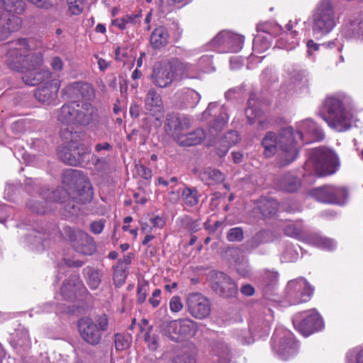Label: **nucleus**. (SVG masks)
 Wrapping results in <instances>:
<instances>
[{
  "label": "nucleus",
  "instance_id": "f257e3e1",
  "mask_svg": "<svg viewBox=\"0 0 363 363\" xmlns=\"http://www.w3.org/2000/svg\"><path fill=\"white\" fill-rule=\"evenodd\" d=\"M6 64L14 71L21 72L23 82L28 86H36L51 77L49 70L43 69V55L31 52L28 40L20 38L7 43Z\"/></svg>",
  "mask_w": 363,
  "mask_h": 363
},
{
  "label": "nucleus",
  "instance_id": "f03ea898",
  "mask_svg": "<svg viewBox=\"0 0 363 363\" xmlns=\"http://www.w3.org/2000/svg\"><path fill=\"white\" fill-rule=\"evenodd\" d=\"M300 139L303 138L301 131H294L293 128L287 127L281 130L278 136L273 132L267 133L262 141L264 148V155L266 157H272L279 149L277 164L279 167H284L295 160L298 155L296 136Z\"/></svg>",
  "mask_w": 363,
  "mask_h": 363
},
{
  "label": "nucleus",
  "instance_id": "7ed1b4c3",
  "mask_svg": "<svg viewBox=\"0 0 363 363\" xmlns=\"http://www.w3.org/2000/svg\"><path fill=\"white\" fill-rule=\"evenodd\" d=\"M325 113L323 119L333 129L338 132L348 130L358 120V110L349 96H329L323 103Z\"/></svg>",
  "mask_w": 363,
  "mask_h": 363
},
{
  "label": "nucleus",
  "instance_id": "20e7f679",
  "mask_svg": "<svg viewBox=\"0 0 363 363\" xmlns=\"http://www.w3.org/2000/svg\"><path fill=\"white\" fill-rule=\"evenodd\" d=\"M60 137L67 145L57 150L59 158L65 163L72 166L86 167L90 161L91 149L87 145L77 141L78 135L68 128L60 131Z\"/></svg>",
  "mask_w": 363,
  "mask_h": 363
},
{
  "label": "nucleus",
  "instance_id": "39448f33",
  "mask_svg": "<svg viewBox=\"0 0 363 363\" xmlns=\"http://www.w3.org/2000/svg\"><path fill=\"white\" fill-rule=\"evenodd\" d=\"M189 65L177 59L167 63L157 62L149 76L152 83L159 88L169 87L174 81L187 77Z\"/></svg>",
  "mask_w": 363,
  "mask_h": 363
},
{
  "label": "nucleus",
  "instance_id": "423d86ee",
  "mask_svg": "<svg viewBox=\"0 0 363 363\" xmlns=\"http://www.w3.org/2000/svg\"><path fill=\"white\" fill-rule=\"evenodd\" d=\"M67 196V193L62 188L51 190L42 188L38 192V198H31L27 203V208L37 214H45L51 211L52 205L56 203H63Z\"/></svg>",
  "mask_w": 363,
  "mask_h": 363
},
{
  "label": "nucleus",
  "instance_id": "0eeeda50",
  "mask_svg": "<svg viewBox=\"0 0 363 363\" xmlns=\"http://www.w3.org/2000/svg\"><path fill=\"white\" fill-rule=\"evenodd\" d=\"M108 319L106 315L99 316L96 323L88 318L78 321V330L82 339L91 346L101 344L102 333L108 329Z\"/></svg>",
  "mask_w": 363,
  "mask_h": 363
},
{
  "label": "nucleus",
  "instance_id": "6e6552de",
  "mask_svg": "<svg viewBox=\"0 0 363 363\" xmlns=\"http://www.w3.org/2000/svg\"><path fill=\"white\" fill-rule=\"evenodd\" d=\"M272 346L276 354L285 360L295 355L298 350V344L294 335L283 328L275 330L272 338Z\"/></svg>",
  "mask_w": 363,
  "mask_h": 363
},
{
  "label": "nucleus",
  "instance_id": "1a4fd4ad",
  "mask_svg": "<svg viewBox=\"0 0 363 363\" xmlns=\"http://www.w3.org/2000/svg\"><path fill=\"white\" fill-rule=\"evenodd\" d=\"M314 289L303 278H298L288 282L285 293L288 301L291 305L309 301L313 294Z\"/></svg>",
  "mask_w": 363,
  "mask_h": 363
},
{
  "label": "nucleus",
  "instance_id": "9d476101",
  "mask_svg": "<svg viewBox=\"0 0 363 363\" xmlns=\"http://www.w3.org/2000/svg\"><path fill=\"white\" fill-rule=\"evenodd\" d=\"M340 167V160L332 148L319 147V177L335 174Z\"/></svg>",
  "mask_w": 363,
  "mask_h": 363
},
{
  "label": "nucleus",
  "instance_id": "9b49d317",
  "mask_svg": "<svg viewBox=\"0 0 363 363\" xmlns=\"http://www.w3.org/2000/svg\"><path fill=\"white\" fill-rule=\"evenodd\" d=\"M211 289L219 296L231 298L238 294V287L234 281L222 272H214L211 274Z\"/></svg>",
  "mask_w": 363,
  "mask_h": 363
},
{
  "label": "nucleus",
  "instance_id": "f8f14e48",
  "mask_svg": "<svg viewBox=\"0 0 363 363\" xmlns=\"http://www.w3.org/2000/svg\"><path fill=\"white\" fill-rule=\"evenodd\" d=\"M186 305L189 313L197 319L207 318L211 311L210 301L200 293L189 294Z\"/></svg>",
  "mask_w": 363,
  "mask_h": 363
},
{
  "label": "nucleus",
  "instance_id": "ddd939ff",
  "mask_svg": "<svg viewBox=\"0 0 363 363\" xmlns=\"http://www.w3.org/2000/svg\"><path fill=\"white\" fill-rule=\"evenodd\" d=\"M69 238L74 250L84 255H91L96 251L94 239L82 230H69Z\"/></svg>",
  "mask_w": 363,
  "mask_h": 363
},
{
  "label": "nucleus",
  "instance_id": "4468645a",
  "mask_svg": "<svg viewBox=\"0 0 363 363\" xmlns=\"http://www.w3.org/2000/svg\"><path fill=\"white\" fill-rule=\"evenodd\" d=\"M63 94L73 102L79 100L90 101L94 99L95 91L93 86L86 82H74L62 89Z\"/></svg>",
  "mask_w": 363,
  "mask_h": 363
},
{
  "label": "nucleus",
  "instance_id": "2eb2a0df",
  "mask_svg": "<svg viewBox=\"0 0 363 363\" xmlns=\"http://www.w3.org/2000/svg\"><path fill=\"white\" fill-rule=\"evenodd\" d=\"M191 127L190 120L185 116H180L177 113H168L166 116L164 128L167 134L170 135L176 142L177 137H180L184 130Z\"/></svg>",
  "mask_w": 363,
  "mask_h": 363
},
{
  "label": "nucleus",
  "instance_id": "dca6fc26",
  "mask_svg": "<svg viewBox=\"0 0 363 363\" xmlns=\"http://www.w3.org/2000/svg\"><path fill=\"white\" fill-rule=\"evenodd\" d=\"M335 24L336 19L332 4L328 0H323L319 7V32L328 33Z\"/></svg>",
  "mask_w": 363,
  "mask_h": 363
},
{
  "label": "nucleus",
  "instance_id": "f3484780",
  "mask_svg": "<svg viewBox=\"0 0 363 363\" xmlns=\"http://www.w3.org/2000/svg\"><path fill=\"white\" fill-rule=\"evenodd\" d=\"M21 19L11 13L0 11V41L7 39L21 28Z\"/></svg>",
  "mask_w": 363,
  "mask_h": 363
},
{
  "label": "nucleus",
  "instance_id": "a211bd4d",
  "mask_svg": "<svg viewBox=\"0 0 363 363\" xmlns=\"http://www.w3.org/2000/svg\"><path fill=\"white\" fill-rule=\"evenodd\" d=\"M243 43V36L225 30L220 32L213 40L214 45H226L231 52L240 51Z\"/></svg>",
  "mask_w": 363,
  "mask_h": 363
},
{
  "label": "nucleus",
  "instance_id": "6ab92c4d",
  "mask_svg": "<svg viewBox=\"0 0 363 363\" xmlns=\"http://www.w3.org/2000/svg\"><path fill=\"white\" fill-rule=\"evenodd\" d=\"M317 323L318 313L315 310L303 319L296 317L293 320L294 326L305 337H308L316 331Z\"/></svg>",
  "mask_w": 363,
  "mask_h": 363
},
{
  "label": "nucleus",
  "instance_id": "aec40b11",
  "mask_svg": "<svg viewBox=\"0 0 363 363\" xmlns=\"http://www.w3.org/2000/svg\"><path fill=\"white\" fill-rule=\"evenodd\" d=\"M77 107L78 125L86 126L98 120V109L91 103L84 102L82 105L77 104Z\"/></svg>",
  "mask_w": 363,
  "mask_h": 363
},
{
  "label": "nucleus",
  "instance_id": "412c9836",
  "mask_svg": "<svg viewBox=\"0 0 363 363\" xmlns=\"http://www.w3.org/2000/svg\"><path fill=\"white\" fill-rule=\"evenodd\" d=\"M49 235V229H45L43 227L37 225L32 228L31 232L26 236V241L32 245L36 250L40 251L45 249V242Z\"/></svg>",
  "mask_w": 363,
  "mask_h": 363
},
{
  "label": "nucleus",
  "instance_id": "4be33fe9",
  "mask_svg": "<svg viewBox=\"0 0 363 363\" xmlns=\"http://www.w3.org/2000/svg\"><path fill=\"white\" fill-rule=\"evenodd\" d=\"M160 330L162 334L172 341L179 342L184 340L179 319L162 322Z\"/></svg>",
  "mask_w": 363,
  "mask_h": 363
},
{
  "label": "nucleus",
  "instance_id": "5701e85b",
  "mask_svg": "<svg viewBox=\"0 0 363 363\" xmlns=\"http://www.w3.org/2000/svg\"><path fill=\"white\" fill-rule=\"evenodd\" d=\"M83 286L79 275L70 276L66 279L61 287L62 296L66 300H73L76 297L77 291Z\"/></svg>",
  "mask_w": 363,
  "mask_h": 363
},
{
  "label": "nucleus",
  "instance_id": "b1692460",
  "mask_svg": "<svg viewBox=\"0 0 363 363\" xmlns=\"http://www.w3.org/2000/svg\"><path fill=\"white\" fill-rule=\"evenodd\" d=\"M346 35L352 38L363 39V14L358 13L350 17L345 26Z\"/></svg>",
  "mask_w": 363,
  "mask_h": 363
},
{
  "label": "nucleus",
  "instance_id": "393cba45",
  "mask_svg": "<svg viewBox=\"0 0 363 363\" xmlns=\"http://www.w3.org/2000/svg\"><path fill=\"white\" fill-rule=\"evenodd\" d=\"M206 137L205 131L201 128H197L188 133H183L180 137H177L176 142L180 146H194L200 144Z\"/></svg>",
  "mask_w": 363,
  "mask_h": 363
},
{
  "label": "nucleus",
  "instance_id": "a878e982",
  "mask_svg": "<svg viewBox=\"0 0 363 363\" xmlns=\"http://www.w3.org/2000/svg\"><path fill=\"white\" fill-rule=\"evenodd\" d=\"M274 238V237L272 231L268 230H260L251 239L248 240L242 247L246 251H252L262 244L272 242Z\"/></svg>",
  "mask_w": 363,
  "mask_h": 363
},
{
  "label": "nucleus",
  "instance_id": "bb28decb",
  "mask_svg": "<svg viewBox=\"0 0 363 363\" xmlns=\"http://www.w3.org/2000/svg\"><path fill=\"white\" fill-rule=\"evenodd\" d=\"M57 91L58 88L56 86L47 83L45 86L36 89L34 96L38 101L49 105L57 97Z\"/></svg>",
  "mask_w": 363,
  "mask_h": 363
},
{
  "label": "nucleus",
  "instance_id": "cd10ccee",
  "mask_svg": "<svg viewBox=\"0 0 363 363\" xmlns=\"http://www.w3.org/2000/svg\"><path fill=\"white\" fill-rule=\"evenodd\" d=\"M169 35L167 29L164 26L155 28L150 37V45L154 49H160L169 43Z\"/></svg>",
  "mask_w": 363,
  "mask_h": 363
},
{
  "label": "nucleus",
  "instance_id": "c85d7f7f",
  "mask_svg": "<svg viewBox=\"0 0 363 363\" xmlns=\"http://www.w3.org/2000/svg\"><path fill=\"white\" fill-rule=\"evenodd\" d=\"M145 107L153 115L161 112L163 104L160 95L153 88L150 89L145 99Z\"/></svg>",
  "mask_w": 363,
  "mask_h": 363
},
{
  "label": "nucleus",
  "instance_id": "c756f323",
  "mask_svg": "<svg viewBox=\"0 0 363 363\" xmlns=\"http://www.w3.org/2000/svg\"><path fill=\"white\" fill-rule=\"evenodd\" d=\"M83 274L87 285L91 289L95 290L99 288L104 276L102 270L87 266L83 269Z\"/></svg>",
  "mask_w": 363,
  "mask_h": 363
},
{
  "label": "nucleus",
  "instance_id": "7c9ffc66",
  "mask_svg": "<svg viewBox=\"0 0 363 363\" xmlns=\"http://www.w3.org/2000/svg\"><path fill=\"white\" fill-rule=\"evenodd\" d=\"M199 176L200 179L208 186L221 183L225 180V175L220 171L210 167L201 170Z\"/></svg>",
  "mask_w": 363,
  "mask_h": 363
},
{
  "label": "nucleus",
  "instance_id": "2f4dec72",
  "mask_svg": "<svg viewBox=\"0 0 363 363\" xmlns=\"http://www.w3.org/2000/svg\"><path fill=\"white\" fill-rule=\"evenodd\" d=\"M57 119L63 124H77V108L72 104H65L60 110Z\"/></svg>",
  "mask_w": 363,
  "mask_h": 363
},
{
  "label": "nucleus",
  "instance_id": "473e14b6",
  "mask_svg": "<svg viewBox=\"0 0 363 363\" xmlns=\"http://www.w3.org/2000/svg\"><path fill=\"white\" fill-rule=\"evenodd\" d=\"M228 120V115L225 108H223L218 116L211 121L209 123L208 131L213 136L216 137L220 133L225 126Z\"/></svg>",
  "mask_w": 363,
  "mask_h": 363
},
{
  "label": "nucleus",
  "instance_id": "72a5a7b5",
  "mask_svg": "<svg viewBox=\"0 0 363 363\" xmlns=\"http://www.w3.org/2000/svg\"><path fill=\"white\" fill-rule=\"evenodd\" d=\"M278 210V203L272 199H262L255 211H259L262 217H269L274 215Z\"/></svg>",
  "mask_w": 363,
  "mask_h": 363
},
{
  "label": "nucleus",
  "instance_id": "f704fd0d",
  "mask_svg": "<svg viewBox=\"0 0 363 363\" xmlns=\"http://www.w3.org/2000/svg\"><path fill=\"white\" fill-rule=\"evenodd\" d=\"M301 186L300 179L291 174H284L280 180V187L285 191L294 192L296 191Z\"/></svg>",
  "mask_w": 363,
  "mask_h": 363
},
{
  "label": "nucleus",
  "instance_id": "c9c22d12",
  "mask_svg": "<svg viewBox=\"0 0 363 363\" xmlns=\"http://www.w3.org/2000/svg\"><path fill=\"white\" fill-rule=\"evenodd\" d=\"M0 8L5 12L21 14L26 9V4L22 0H0Z\"/></svg>",
  "mask_w": 363,
  "mask_h": 363
},
{
  "label": "nucleus",
  "instance_id": "e433bc0d",
  "mask_svg": "<svg viewBox=\"0 0 363 363\" xmlns=\"http://www.w3.org/2000/svg\"><path fill=\"white\" fill-rule=\"evenodd\" d=\"M81 182L83 183V185L78 189L77 193V196L76 197H79V202L86 203L90 202L93 197L91 184L88 178L85 177V175L82 177Z\"/></svg>",
  "mask_w": 363,
  "mask_h": 363
},
{
  "label": "nucleus",
  "instance_id": "4c0bfd02",
  "mask_svg": "<svg viewBox=\"0 0 363 363\" xmlns=\"http://www.w3.org/2000/svg\"><path fill=\"white\" fill-rule=\"evenodd\" d=\"M183 340L194 337L198 331L197 323L190 318L179 319Z\"/></svg>",
  "mask_w": 363,
  "mask_h": 363
},
{
  "label": "nucleus",
  "instance_id": "58836bf2",
  "mask_svg": "<svg viewBox=\"0 0 363 363\" xmlns=\"http://www.w3.org/2000/svg\"><path fill=\"white\" fill-rule=\"evenodd\" d=\"M84 175L81 171L77 169H66L62 174V182L68 186L78 185L79 183H81Z\"/></svg>",
  "mask_w": 363,
  "mask_h": 363
},
{
  "label": "nucleus",
  "instance_id": "ea45409f",
  "mask_svg": "<svg viewBox=\"0 0 363 363\" xmlns=\"http://www.w3.org/2000/svg\"><path fill=\"white\" fill-rule=\"evenodd\" d=\"M182 199L185 205L195 206L199 201V194L195 188L185 187L182 193Z\"/></svg>",
  "mask_w": 363,
  "mask_h": 363
},
{
  "label": "nucleus",
  "instance_id": "a19ab883",
  "mask_svg": "<svg viewBox=\"0 0 363 363\" xmlns=\"http://www.w3.org/2000/svg\"><path fill=\"white\" fill-rule=\"evenodd\" d=\"M335 186L324 185L319 187V202L333 204V203H340L333 197Z\"/></svg>",
  "mask_w": 363,
  "mask_h": 363
},
{
  "label": "nucleus",
  "instance_id": "79ce46f5",
  "mask_svg": "<svg viewBox=\"0 0 363 363\" xmlns=\"http://www.w3.org/2000/svg\"><path fill=\"white\" fill-rule=\"evenodd\" d=\"M214 352L220 363H229L230 360V350L228 345L223 342L216 344Z\"/></svg>",
  "mask_w": 363,
  "mask_h": 363
},
{
  "label": "nucleus",
  "instance_id": "37998d69",
  "mask_svg": "<svg viewBox=\"0 0 363 363\" xmlns=\"http://www.w3.org/2000/svg\"><path fill=\"white\" fill-rule=\"evenodd\" d=\"M305 169L311 174L313 177L312 182H315L316 175L318 174V152L313 150L310 154L308 159L306 160Z\"/></svg>",
  "mask_w": 363,
  "mask_h": 363
},
{
  "label": "nucleus",
  "instance_id": "c03bdc74",
  "mask_svg": "<svg viewBox=\"0 0 363 363\" xmlns=\"http://www.w3.org/2000/svg\"><path fill=\"white\" fill-rule=\"evenodd\" d=\"M150 284L146 280L139 281L137 285V298L138 304H143L147 299L149 292Z\"/></svg>",
  "mask_w": 363,
  "mask_h": 363
},
{
  "label": "nucleus",
  "instance_id": "a18cd8bd",
  "mask_svg": "<svg viewBox=\"0 0 363 363\" xmlns=\"http://www.w3.org/2000/svg\"><path fill=\"white\" fill-rule=\"evenodd\" d=\"M144 340L147 348L151 351H155L159 347V336L152 332V328H149L145 333Z\"/></svg>",
  "mask_w": 363,
  "mask_h": 363
},
{
  "label": "nucleus",
  "instance_id": "49530a36",
  "mask_svg": "<svg viewBox=\"0 0 363 363\" xmlns=\"http://www.w3.org/2000/svg\"><path fill=\"white\" fill-rule=\"evenodd\" d=\"M334 199L340 203H333L338 206H344L347 203L349 197V192L347 188L344 186H335Z\"/></svg>",
  "mask_w": 363,
  "mask_h": 363
},
{
  "label": "nucleus",
  "instance_id": "de8ad7c7",
  "mask_svg": "<svg viewBox=\"0 0 363 363\" xmlns=\"http://www.w3.org/2000/svg\"><path fill=\"white\" fill-rule=\"evenodd\" d=\"M225 253L227 257L235 264L246 259L242 250L238 247H228Z\"/></svg>",
  "mask_w": 363,
  "mask_h": 363
},
{
  "label": "nucleus",
  "instance_id": "09e8293b",
  "mask_svg": "<svg viewBox=\"0 0 363 363\" xmlns=\"http://www.w3.org/2000/svg\"><path fill=\"white\" fill-rule=\"evenodd\" d=\"M240 140V135L237 131L230 130L226 133L220 139V143L228 145L230 147L233 145H236Z\"/></svg>",
  "mask_w": 363,
  "mask_h": 363
},
{
  "label": "nucleus",
  "instance_id": "8fccbe9b",
  "mask_svg": "<svg viewBox=\"0 0 363 363\" xmlns=\"http://www.w3.org/2000/svg\"><path fill=\"white\" fill-rule=\"evenodd\" d=\"M115 347L117 350H124L127 349L130 344V337L125 336L122 334L117 333L115 335Z\"/></svg>",
  "mask_w": 363,
  "mask_h": 363
},
{
  "label": "nucleus",
  "instance_id": "3c124183",
  "mask_svg": "<svg viewBox=\"0 0 363 363\" xmlns=\"http://www.w3.org/2000/svg\"><path fill=\"white\" fill-rule=\"evenodd\" d=\"M290 75L291 80L294 84H305L308 82V79H306V75L305 74V72L303 70L293 69L292 71L290 72Z\"/></svg>",
  "mask_w": 363,
  "mask_h": 363
},
{
  "label": "nucleus",
  "instance_id": "603ef678",
  "mask_svg": "<svg viewBox=\"0 0 363 363\" xmlns=\"http://www.w3.org/2000/svg\"><path fill=\"white\" fill-rule=\"evenodd\" d=\"M113 281L117 286H122L127 277V272L125 268L123 267H117L113 272Z\"/></svg>",
  "mask_w": 363,
  "mask_h": 363
},
{
  "label": "nucleus",
  "instance_id": "864d4df0",
  "mask_svg": "<svg viewBox=\"0 0 363 363\" xmlns=\"http://www.w3.org/2000/svg\"><path fill=\"white\" fill-rule=\"evenodd\" d=\"M95 169L98 172H106L109 169V164L105 158H99L95 155H91V159Z\"/></svg>",
  "mask_w": 363,
  "mask_h": 363
},
{
  "label": "nucleus",
  "instance_id": "5fc2aeb1",
  "mask_svg": "<svg viewBox=\"0 0 363 363\" xmlns=\"http://www.w3.org/2000/svg\"><path fill=\"white\" fill-rule=\"evenodd\" d=\"M21 191V186L18 184H8L4 190V197L8 200L13 201L17 194Z\"/></svg>",
  "mask_w": 363,
  "mask_h": 363
},
{
  "label": "nucleus",
  "instance_id": "6e6d98bb",
  "mask_svg": "<svg viewBox=\"0 0 363 363\" xmlns=\"http://www.w3.org/2000/svg\"><path fill=\"white\" fill-rule=\"evenodd\" d=\"M243 238V230L241 228H230L227 233V239L230 242H240Z\"/></svg>",
  "mask_w": 363,
  "mask_h": 363
},
{
  "label": "nucleus",
  "instance_id": "4d7b16f0",
  "mask_svg": "<svg viewBox=\"0 0 363 363\" xmlns=\"http://www.w3.org/2000/svg\"><path fill=\"white\" fill-rule=\"evenodd\" d=\"M355 357V363H363V347L354 348L346 354V359L348 362H352Z\"/></svg>",
  "mask_w": 363,
  "mask_h": 363
},
{
  "label": "nucleus",
  "instance_id": "13d9d810",
  "mask_svg": "<svg viewBox=\"0 0 363 363\" xmlns=\"http://www.w3.org/2000/svg\"><path fill=\"white\" fill-rule=\"evenodd\" d=\"M184 94V99L191 107L196 105L201 99L200 94L193 89H188Z\"/></svg>",
  "mask_w": 363,
  "mask_h": 363
},
{
  "label": "nucleus",
  "instance_id": "bf43d9fd",
  "mask_svg": "<svg viewBox=\"0 0 363 363\" xmlns=\"http://www.w3.org/2000/svg\"><path fill=\"white\" fill-rule=\"evenodd\" d=\"M69 11L73 15H79L84 9V0H67Z\"/></svg>",
  "mask_w": 363,
  "mask_h": 363
},
{
  "label": "nucleus",
  "instance_id": "052dcab7",
  "mask_svg": "<svg viewBox=\"0 0 363 363\" xmlns=\"http://www.w3.org/2000/svg\"><path fill=\"white\" fill-rule=\"evenodd\" d=\"M182 225L191 232H197L199 229V224L189 216H184L180 219Z\"/></svg>",
  "mask_w": 363,
  "mask_h": 363
},
{
  "label": "nucleus",
  "instance_id": "680f3d73",
  "mask_svg": "<svg viewBox=\"0 0 363 363\" xmlns=\"http://www.w3.org/2000/svg\"><path fill=\"white\" fill-rule=\"evenodd\" d=\"M301 225L297 223H290L284 228V233L293 238H298L301 234Z\"/></svg>",
  "mask_w": 363,
  "mask_h": 363
},
{
  "label": "nucleus",
  "instance_id": "e2e57ef3",
  "mask_svg": "<svg viewBox=\"0 0 363 363\" xmlns=\"http://www.w3.org/2000/svg\"><path fill=\"white\" fill-rule=\"evenodd\" d=\"M336 247V242L327 237L319 236V248L325 250H333Z\"/></svg>",
  "mask_w": 363,
  "mask_h": 363
},
{
  "label": "nucleus",
  "instance_id": "0e129e2a",
  "mask_svg": "<svg viewBox=\"0 0 363 363\" xmlns=\"http://www.w3.org/2000/svg\"><path fill=\"white\" fill-rule=\"evenodd\" d=\"M238 273L242 277H247L250 274V269L247 259L235 264Z\"/></svg>",
  "mask_w": 363,
  "mask_h": 363
},
{
  "label": "nucleus",
  "instance_id": "69168bd1",
  "mask_svg": "<svg viewBox=\"0 0 363 363\" xmlns=\"http://www.w3.org/2000/svg\"><path fill=\"white\" fill-rule=\"evenodd\" d=\"M282 258L286 262H295L298 258V253L291 247L289 246L283 252Z\"/></svg>",
  "mask_w": 363,
  "mask_h": 363
},
{
  "label": "nucleus",
  "instance_id": "338daca9",
  "mask_svg": "<svg viewBox=\"0 0 363 363\" xmlns=\"http://www.w3.org/2000/svg\"><path fill=\"white\" fill-rule=\"evenodd\" d=\"M82 203L79 202V197H74L72 201H69L66 204L65 209L71 214L74 215L79 211V205Z\"/></svg>",
  "mask_w": 363,
  "mask_h": 363
},
{
  "label": "nucleus",
  "instance_id": "774afa93",
  "mask_svg": "<svg viewBox=\"0 0 363 363\" xmlns=\"http://www.w3.org/2000/svg\"><path fill=\"white\" fill-rule=\"evenodd\" d=\"M262 279L267 285H272L275 284L278 279V273L266 271L262 275Z\"/></svg>",
  "mask_w": 363,
  "mask_h": 363
}]
</instances>
